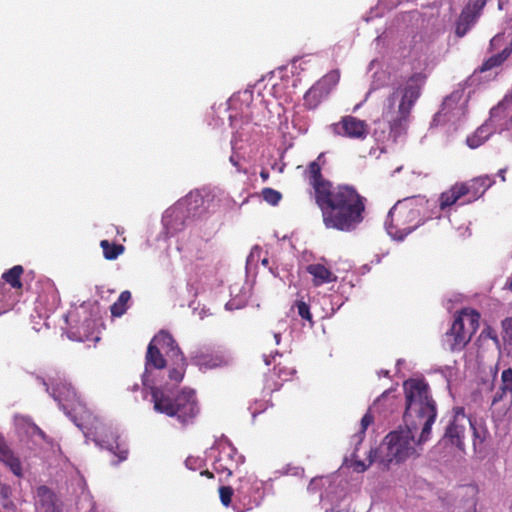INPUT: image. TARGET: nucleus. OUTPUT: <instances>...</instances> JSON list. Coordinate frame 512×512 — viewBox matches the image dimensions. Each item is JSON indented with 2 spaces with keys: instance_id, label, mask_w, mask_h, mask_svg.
<instances>
[{
  "instance_id": "9d476101",
  "label": "nucleus",
  "mask_w": 512,
  "mask_h": 512,
  "mask_svg": "<svg viewBox=\"0 0 512 512\" xmlns=\"http://www.w3.org/2000/svg\"><path fill=\"white\" fill-rule=\"evenodd\" d=\"M199 414L198 401L193 389L184 388L175 396V403L170 417L186 425L193 423Z\"/></svg>"
},
{
  "instance_id": "a878e982",
  "label": "nucleus",
  "mask_w": 512,
  "mask_h": 512,
  "mask_svg": "<svg viewBox=\"0 0 512 512\" xmlns=\"http://www.w3.org/2000/svg\"><path fill=\"white\" fill-rule=\"evenodd\" d=\"M100 247L103 250V256L107 260H115L124 253L125 247L122 244L110 243L108 240H102Z\"/></svg>"
},
{
  "instance_id": "473e14b6",
  "label": "nucleus",
  "mask_w": 512,
  "mask_h": 512,
  "mask_svg": "<svg viewBox=\"0 0 512 512\" xmlns=\"http://www.w3.org/2000/svg\"><path fill=\"white\" fill-rule=\"evenodd\" d=\"M484 129L479 128L474 135L467 138V144L470 148H477L485 141L486 136H483Z\"/></svg>"
},
{
  "instance_id": "b1692460",
  "label": "nucleus",
  "mask_w": 512,
  "mask_h": 512,
  "mask_svg": "<svg viewBox=\"0 0 512 512\" xmlns=\"http://www.w3.org/2000/svg\"><path fill=\"white\" fill-rule=\"evenodd\" d=\"M196 359L198 364L210 369L227 366L230 363V357L225 353L200 354Z\"/></svg>"
},
{
  "instance_id": "f03ea898",
  "label": "nucleus",
  "mask_w": 512,
  "mask_h": 512,
  "mask_svg": "<svg viewBox=\"0 0 512 512\" xmlns=\"http://www.w3.org/2000/svg\"><path fill=\"white\" fill-rule=\"evenodd\" d=\"M321 153L307 168L306 175L313 189V199L327 229L341 232L355 230L364 220L367 199L354 185L335 184L326 179L320 166Z\"/></svg>"
},
{
  "instance_id": "79ce46f5",
  "label": "nucleus",
  "mask_w": 512,
  "mask_h": 512,
  "mask_svg": "<svg viewBox=\"0 0 512 512\" xmlns=\"http://www.w3.org/2000/svg\"><path fill=\"white\" fill-rule=\"evenodd\" d=\"M202 476H206L207 478H214V474L210 472L209 470H204L200 473Z\"/></svg>"
},
{
  "instance_id": "ea45409f",
  "label": "nucleus",
  "mask_w": 512,
  "mask_h": 512,
  "mask_svg": "<svg viewBox=\"0 0 512 512\" xmlns=\"http://www.w3.org/2000/svg\"><path fill=\"white\" fill-rule=\"evenodd\" d=\"M51 294L53 297L54 302H59L58 292L53 286H50Z\"/></svg>"
},
{
  "instance_id": "4be33fe9",
  "label": "nucleus",
  "mask_w": 512,
  "mask_h": 512,
  "mask_svg": "<svg viewBox=\"0 0 512 512\" xmlns=\"http://www.w3.org/2000/svg\"><path fill=\"white\" fill-rule=\"evenodd\" d=\"M512 44L505 46L500 52L487 58L482 65L478 68V71L483 73L490 71L494 68L501 66L511 55Z\"/></svg>"
},
{
  "instance_id": "bb28decb",
  "label": "nucleus",
  "mask_w": 512,
  "mask_h": 512,
  "mask_svg": "<svg viewBox=\"0 0 512 512\" xmlns=\"http://www.w3.org/2000/svg\"><path fill=\"white\" fill-rule=\"evenodd\" d=\"M131 299V293L128 290L122 291L111 307L110 311L113 317H121L127 311V303Z\"/></svg>"
},
{
  "instance_id": "f704fd0d",
  "label": "nucleus",
  "mask_w": 512,
  "mask_h": 512,
  "mask_svg": "<svg viewBox=\"0 0 512 512\" xmlns=\"http://www.w3.org/2000/svg\"><path fill=\"white\" fill-rule=\"evenodd\" d=\"M485 4L486 0H469L466 6H471V12H474L476 14V18H478Z\"/></svg>"
},
{
  "instance_id": "8fccbe9b",
  "label": "nucleus",
  "mask_w": 512,
  "mask_h": 512,
  "mask_svg": "<svg viewBox=\"0 0 512 512\" xmlns=\"http://www.w3.org/2000/svg\"><path fill=\"white\" fill-rule=\"evenodd\" d=\"M16 301V299H12V302L9 303V305L13 304Z\"/></svg>"
},
{
  "instance_id": "6e6552de",
  "label": "nucleus",
  "mask_w": 512,
  "mask_h": 512,
  "mask_svg": "<svg viewBox=\"0 0 512 512\" xmlns=\"http://www.w3.org/2000/svg\"><path fill=\"white\" fill-rule=\"evenodd\" d=\"M46 390L50 393L53 399L59 404L60 408L65 414L71 415L79 409L84 407L80 395L76 392L75 388L70 382L66 380H54L51 386L46 384Z\"/></svg>"
},
{
  "instance_id": "dca6fc26",
  "label": "nucleus",
  "mask_w": 512,
  "mask_h": 512,
  "mask_svg": "<svg viewBox=\"0 0 512 512\" xmlns=\"http://www.w3.org/2000/svg\"><path fill=\"white\" fill-rule=\"evenodd\" d=\"M151 402L157 413L170 417L174 407L175 397H171L164 387L150 386Z\"/></svg>"
},
{
  "instance_id": "49530a36",
  "label": "nucleus",
  "mask_w": 512,
  "mask_h": 512,
  "mask_svg": "<svg viewBox=\"0 0 512 512\" xmlns=\"http://www.w3.org/2000/svg\"><path fill=\"white\" fill-rule=\"evenodd\" d=\"M270 357H272L274 359V356H265L264 357V361H265L266 365H270L271 364Z\"/></svg>"
},
{
  "instance_id": "a18cd8bd",
  "label": "nucleus",
  "mask_w": 512,
  "mask_h": 512,
  "mask_svg": "<svg viewBox=\"0 0 512 512\" xmlns=\"http://www.w3.org/2000/svg\"><path fill=\"white\" fill-rule=\"evenodd\" d=\"M506 128L512 131V116L509 118Z\"/></svg>"
},
{
  "instance_id": "4468645a",
  "label": "nucleus",
  "mask_w": 512,
  "mask_h": 512,
  "mask_svg": "<svg viewBox=\"0 0 512 512\" xmlns=\"http://www.w3.org/2000/svg\"><path fill=\"white\" fill-rule=\"evenodd\" d=\"M467 199L463 203H472L481 198L485 192L495 184V179L490 175L474 177L467 182H459Z\"/></svg>"
},
{
  "instance_id": "c85d7f7f",
  "label": "nucleus",
  "mask_w": 512,
  "mask_h": 512,
  "mask_svg": "<svg viewBox=\"0 0 512 512\" xmlns=\"http://www.w3.org/2000/svg\"><path fill=\"white\" fill-rule=\"evenodd\" d=\"M258 504L259 503L256 500H252L251 498H247V496L243 495V491L241 489H237V501L233 506L235 512L250 511L254 507L258 506Z\"/></svg>"
},
{
  "instance_id": "7c9ffc66",
  "label": "nucleus",
  "mask_w": 512,
  "mask_h": 512,
  "mask_svg": "<svg viewBox=\"0 0 512 512\" xmlns=\"http://www.w3.org/2000/svg\"><path fill=\"white\" fill-rule=\"evenodd\" d=\"M294 373L295 370L293 368L282 366L281 363H277L274 366V374H276L281 381H288L290 376Z\"/></svg>"
},
{
  "instance_id": "412c9836",
  "label": "nucleus",
  "mask_w": 512,
  "mask_h": 512,
  "mask_svg": "<svg viewBox=\"0 0 512 512\" xmlns=\"http://www.w3.org/2000/svg\"><path fill=\"white\" fill-rule=\"evenodd\" d=\"M459 182H456L448 190L442 192L439 197V208L444 211L452 205L456 204L460 199L465 197L464 190Z\"/></svg>"
},
{
  "instance_id": "4c0bfd02",
  "label": "nucleus",
  "mask_w": 512,
  "mask_h": 512,
  "mask_svg": "<svg viewBox=\"0 0 512 512\" xmlns=\"http://www.w3.org/2000/svg\"><path fill=\"white\" fill-rule=\"evenodd\" d=\"M367 465L364 464V462L362 461H357L355 462V470L359 471V472H363L367 469Z\"/></svg>"
},
{
  "instance_id": "423d86ee",
  "label": "nucleus",
  "mask_w": 512,
  "mask_h": 512,
  "mask_svg": "<svg viewBox=\"0 0 512 512\" xmlns=\"http://www.w3.org/2000/svg\"><path fill=\"white\" fill-rule=\"evenodd\" d=\"M472 430L473 432V444L474 446L483 443L484 437L480 435L478 430L475 427V424L472 420L464 413V409L462 407H457L454 409V415L446 427L443 441L446 443H450L453 446H456L458 449H464V438L467 430Z\"/></svg>"
},
{
  "instance_id": "f257e3e1",
  "label": "nucleus",
  "mask_w": 512,
  "mask_h": 512,
  "mask_svg": "<svg viewBox=\"0 0 512 512\" xmlns=\"http://www.w3.org/2000/svg\"><path fill=\"white\" fill-rule=\"evenodd\" d=\"M405 393L404 428L390 432L384 439L381 449L386 452L381 463L389 467L393 462L401 463L419 455L421 445L431 434L437 418V405L428 383L424 380L409 379L403 384Z\"/></svg>"
},
{
  "instance_id": "0eeeda50",
  "label": "nucleus",
  "mask_w": 512,
  "mask_h": 512,
  "mask_svg": "<svg viewBox=\"0 0 512 512\" xmlns=\"http://www.w3.org/2000/svg\"><path fill=\"white\" fill-rule=\"evenodd\" d=\"M179 347L173 336L166 332L160 331L151 340L147 347L145 355V372H149L152 368L163 369L167 365L163 352L168 357V361L172 357V349Z\"/></svg>"
},
{
  "instance_id": "de8ad7c7",
  "label": "nucleus",
  "mask_w": 512,
  "mask_h": 512,
  "mask_svg": "<svg viewBox=\"0 0 512 512\" xmlns=\"http://www.w3.org/2000/svg\"><path fill=\"white\" fill-rule=\"evenodd\" d=\"M268 262H269V261H268V259H267V258H264V259L262 260V264H263L264 266H267V265H268Z\"/></svg>"
},
{
  "instance_id": "393cba45",
  "label": "nucleus",
  "mask_w": 512,
  "mask_h": 512,
  "mask_svg": "<svg viewBox=\"0 0 512 512\" xmlns=\"http://www.w3.org/2000/svg\"><path fill=\"white\" fill-rule=\"evenodd\" d=\"M0 460L6 463L15 475H21L20 461L14 457L13 453L6 445L0 444Z\"/></svg>"
},
{
  "instance_id": "1a4fd4ad",
  "label": "nucleus",
  "mask_w": 512,
  "mask_h": 512,
  "mask_svg": "<svg viewBox=\"0 0 512 512\" xmlns=\"http://www.w3.org/2000/svg\"><path fill=\"white\" fill-rule=\"evenodd\" d=\"M340 80L339 70H331L321 77L304 95V105L313 110L330 94Z\"/></svg>"
},
{
  "instance_id": "09e8293b",
  "label": "nucleus",
  "mask_w": 512,
  "mask_h": 512,
  "mask_svg": "<svg viewBox=\"0 0 512 512\" xmlns=\"http://www.w3.org/2000/svg\"><path fill=\"white\" fill-rule=\"evenodd\" d=\"M230 161L234 164V165H237V162H235V160H233V157L230 158Z\"/></svg>"
},
{
  "instance_id": "cd10ccee",
  "label": "nucleus",
  "mask_w": 512,
  "mask_h": 512,
  "mask_svg": "<svg viewBox=\"0 0 512 512\" xmlns=\"http://www.w3.org/2000/svg\"><path fill=\"white\" fill-rule=\"evenodd\" d=\"M501 392H496L493 402H498L503 399L507 392H512V369L508 368L502 372L501 375Z\"/></svg>"
},
{
  "instance_id": "a211bd4d",
  "label": "nucleus",
  "mask_w": 512,
  "mask_h": 512,
  "mask_svg": "<svg viewBox=\"0 0 512 512\" xmlns=\"http://www.w3.org/2000/svg\"><path fill=\"white\" fill-rule=\"evenodd\" d=\"M306 271L312 276V284L314 287L334 283L338 279L337 275L329 267L321 263L309 264L306 267Z\"/></svg>"
},
{
  "instance_id": "ddd939ff",
  "label": "nucleus",
  "mask_w": 512,
  "mask_h": 512,
  "mask_svg": "<svg viewBox=\"0 0 512 512\" xmlns=\"http://www.w3.org/2000/svg\"><path fill=\"white\" fill-rule=\"evenodd\" d=\"M479 487L475 482L461 484L455 488V501L463 512H477Z\"/></svg>"
},
{
  "instance_id": "6ab92c4d",
  "label": "nucleus",
  "mask_w": 512,
  "mask_h": 512,
  "mask_svg": "<svg viewBox=\"0 0 512 512\" xmlns=\"http://www.w3.org/2000/svg\"><path fill=\"white\" fill-rule=\"evenodd\" d=\"M169 362L171 366L168 370V377L170 381L179 384L184 378L187 367L186 358L179 347L172 349V357Z\"/></svg>"
},
{
  "instance_id": "39448f33",
  "label": "nucleus",
  "mask_w": 512,
  "mask_h": 512,
  "mask_svg": "<svg viewBox=\"0 0 512 512\" xmlns=\"http://www.w3.org/2000/svg\"><path fill=\"white\" fill-rule=\"evenodd\" d=\"M420 211L411 208L403 200L398 201L389 211L385 221L388 234L396 239H403L414 231L420 224Z\"/></svg>"
},
{
  "instance_id": "7ed1b4c3",
  "label": "nucleus",
  "mask_w": 512,
  "mask_h": 512,
  "mask_svg": "<svg viewBox=\"0 0 512 512\" xmlns=\"http://www.w3.org/2000/svg\"><path fill=\"white\" fill-rule=\"evenodd\" d=\"M425 83L426 75L415 72L387 97L383 116L387 118L394 138L406 132L412 109L420 98Z\"/></svg>"
},
{
  "instance_id": "e433bc0d",
  "label": "nucleus",
  "mask_w": 512,
  "mask_h": 512,
  "mask_svg": "<svg viewBox=\"0 0 512 512\" xmlns=\"http://www.w3.org/2000/svg\"><path fill=\"white\" fill-rule=\"evenodd\" d=\"M504 41V37L502 35H496L490 40V51H493L499 48Z\"/></svg>"
},
{
  "instance_id": "2f4dec72",
  "label": "nucleus",
  "mask_w": 512,
  "mask_h": 512,
  "mask_svg": "<svg viewBox=\"0 0 512 512\" xmlns=\"http://www.w3.org/2000/svg\"><path fill=\"white\" fill-rule=\"evenodd\" d=\"M234 495V491L230 486H221L219 488V497L223 506L229 507L232 503V497Z\"/></svg>"
},
{
  "instance_id": "a19ab883",
  "label": "nucleus",
  "mask_w": 512,
  "mask_h": 512,
  "mask_svg": "<svg viewBox=\"0 0 512 512\" xmlns=\"http://www.w3.org/2000/svg\"><path fill=\"white\" fill-rule=\"evenodd\" d=\"M260 177L262 178L263 181H267L269 178V172L265 169L261 170Z\"/></svg>"
},
{
  "instance_id": "2eb2a0df",
  "label": "nucleus",
  "mask_w": 512,
  "mask_h": 512,
  "mask_svg": "<svg viewBox=\"0 0 512 512\" xmlns=\"http://www.w3.org/2000/svg\"><path fill=\"white\" fill-rule=\"evenodd\" d=\"M242 456L232 447H223L218 457L213 463V468L218 474H226V477L232 476L242 462Z\"/></svg>"
},
{
  "instance_id": "c03bdc74",
  "label": "nucleus",
  "mask_w": 512,
  "mask_h": 512,
  "mask_svg": "<svg viewBox=\"0 0 512 512\" xmlns=\"http://www.w3.org/2000/svg\"><path fill=\"white\" fill-rule=\"evenodd\" d=\"M281 386H282V383H275L273 387L269 386V388L271 389V391H275V390H279Z\"/></svg>"
},
{
  "instance_id": "9b49d317",
  "label": "nucleus",
  "mask_w": 512,
  "mask_h": 512,
  "mask_svg": "<svg viewBox=\"0 0 512 512\" xmlns=\"http://www.w3.org/2000/svg\"><path fill=\"white\" fill-rule=\"evenodd\" d=\"M94 441L100 448L111 452L117 457L116 464L128 458L129 449L126 442L113 429L104 428L97 432Z\"/></svg>"
},
{
  "instance_id": "72a5a7b5",
  "label": "nucleus",
  "mask_w": 512,
  "mask_h": 512,
  "mask_svg": "<svg viewBox=\"0 0 512 512\" xmlns=\"http://www.w3.org/2000/svg\"><path fill=\"white\" fill-rule=\"evenodd\" d=\"M295 306L297 308L298 315L302 319H305V320L309 321L310 323H313L312 314L310 312V307L307 303L300 300V301L296 302Z\"/></svg>"
},
{
  "instance_id": "f8f14e48",
  "label": "nucleus",
  "mask_w": 512,
  "mask_h": 512,
  "mask_svg": "<svg viewBox=\"0 0 512 512\" xmlns=\"http://www.w3.org/2000/svg\"><path fill=\"white\" fill-rule=\"evenodd\" d=\"M331 129L335 135L357 140H364L370 130L366 121L351 115L342 117L339 122L331 125Z\"/></svg>"
},
{
  "instance_id": "c756f323",
  "label": "nucleus",
  "mask_w": 512,
  "mask_h": 512,
  "mask_svg": "<svg viewBox=\"0 0 512 512\" xmlns=\"http://www.w3.org/2000/svg\"><path fill=\"white\" fill-rule=\"evenodd\" d=\"M261 195L267 203L274 206L282 199V194L279 191L268 187L262 190Z\"/></svg>"
},
{
  "instance_id": "f3484780",
  "label": "nucleus",
  "mask_w": 512,
  "mask_h": 512,
  "mask_svg": "<svg viewBox=\"0 0 512 512\" xmlns=\"http://www.w3.org/2000/svg\"><path fill=\"white\" fill-rule=\"evenodd\" d=\"M36 512H62L56 494L47 486L37 488Z\"/></svg>"
},
{
  "instance_id": "5701e85b",
  "label": "nucleus",
  "mask_w": 512,
  "mask_h": 512,
  "mask_svg": "<svg viewBox=\"0 0 512 512\" xmlns=\"http://www.w3.org/2000/svg\"><path fill=\"white\" fill-rule=\"evenodd\" d=\"M477 18L474 12H471V6H465L456 23L455 33L458 37H463L475 24Z\"/></svg>"
},
{
  "instance_id": "c9c22d12",
  "label": "nucleus",
  "mask_w": 512,
  "mask_h": 512,
  "mask_svg": "<svg viewBox=\"0 0 512 512\" xmlns=\"http://www.w3.org/2000/svg\"><path fill=\"white\" fill-rule=\"evenodd\" d=\"M374 417L367 412L361 419V432L364 433L366 429L373 423Z\"/></svg>"
},
{
  "instance_id": "37998d69",
  "label": "nucleus",
  "mask_w": 512,
  "mask_h": 512,
  "mask_svg": "<svg viewBox=\"0 0 512 512\" xmlns=\"http://www.w3.org/2000/svg\"><path fill=\"white\" fill-rule=\"evenodd\" d=\"M8 490V487L5 485L1 487V494L3 495L4 498H8Z\"/></svg>"
},
{
  "instance_id": "aec40b11",
  "label": "nucleus",
  "mask_w": 512,
  "mask_h": 512,
  "mask_svg": "<svg viewBox=\"0 0 512 512\" xmlns=\"http://www.w3.org/2000/svg\"><path fill=\"white\" fill-rule=\"evenodd\" d=\"M24 269L21 265H15L2 274L3 283H0V301L5 299L6 284L10 285L11 288L16 290L17 296H20L23 284L21 282V276Z\"/></svg>"
},
{
  "instance_id": "58836bf2",
  "label": "nucleus",
  "mask_w": 512,
  "mask_h": 512,
  "mask_svg": "<svg viewBox=\"0 0 512 512\" xmlns=\"http://www.w3.org/2000/svg\"><path fill=\"white\" fill-rule=\"evenodd\" d=\"M506 171H507L506 168H502L497 173V175L500 177L501 181H503V182L506 181V177H505Z\"/></svg>"
},
{
  "instance_id": "20e7f679",
  "label": "nucleus",
  "mask_w": 512,
  "mask_h": 512,
  "mask_svg": "<svg viewBox=\"0 0 512 512\" xmlns=\"http://www.w3.org/2000/svg\"><path fill=\"white\" fill-rule=\"evenodd\" d=\"M480 314L464 308L455 316L450 329L442 337V345L451 352L462 351L479 328Z\"/></svg>"
}]
</instances>
